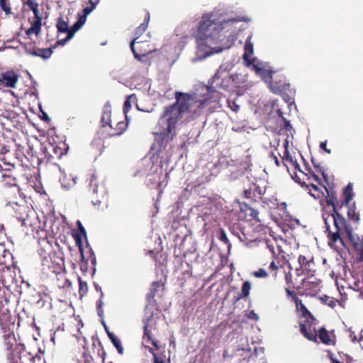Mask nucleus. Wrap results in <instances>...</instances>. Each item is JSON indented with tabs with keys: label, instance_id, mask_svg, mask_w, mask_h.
I'll return each instance as SVG.
<instances>
[{
	"label": "nucleus",
	"instance_id": "nucleus-15",
	"mask_svg": "<svg viewBox=\"0 0 363 363\" xmlns=\"http://www.w3.org/2000/svg\"><path fill=\"white\" fill-rule=\"evenodd\" d=\"M0 89L1 87L15 88L18 82V76L13 71L1 72Z\"/></svg>",
	"mask_w": 363,
	"mask_h": 363
},
{
	"label": "nucleus",
	"instance_id": "nucleus-51",
	"mask_svg": "<svg viewBox=\"0 0 363 363\" xmlns=\"http://www.w3.org/2000/svg\"><path fill=\"white\" fill-rule=\"evenodd\" d=\"M285 291H286V294L287 296L291 297L292 298V300L294 301L295 303H296V299H299L296 296V294H295V292L292 291L289 289L286 288L285 289Z\"/></svg>",
	"mask_w": 363,
	"mask_h": 363
},
{
	"label": "nucleus",
	"instance_id": "nucleus-27",
	"mask_svg": "<svg viewBox=\"0 0 363 363\" xmlns=\"http://www.w3.org/2000/svg\"><path fill=\"white\" fill-rule=\"evenodd\" d=\"M128 122L127 121H118L115 125V127L111 128L113 131L109 133L111 136H116L121 135L127 128Z\"/></svg>",
	"mask_w": 363,
	"mask_h": 363
},
{
	"label": "nucleus",
	"instance_id": "nucleus-48",
	"mask_svg": "<svg viewBox=\"0 0 363 363\" xmlns=\"http://www.w3.org/2000/svg\"><path fill=\"white\" fill-rule=\"evenodd\" d=\"M253 276L257 278H265L268 276L267 272L264 269H259L252 273Z\"/></svg>",
	"mask_w": 363,
	"mask_h": 363
},
{
	"label": "nucleus",
	"instance_id": "nucleus-38",
	"mask_svg": "<svg viewBox=\"0 0 363 363\" xmlns=\"http://www.w3.org/2000/svg\"><path fill=\"white\" fill-rule=\"evenodd\" d=\"M4 157L2 158L4 164H0V172H11L14 169L15 166L11 162H4Z\"/></svg>",
	"mask_w": 363,
	"mask_h": 363
},
{
	"label": "nucleus",
	"instance_id": "nucleus-7",
	"mask_svg": "<svg viewBox=\"0 0 363 363\" xmlns=\"http://www.w3.org/2000/svg\"><path fill=\"white\" fill-rule=\"evenodd\" d=\"M213 16L211 13L203 15L201 21L194 33V35L201 40H207L208 38L215 36L217 30L220 27L216 19H213Z\"/></svg>",
	"mask_w": 363,
	"mask_h": 363
},
{
	"label": "nucleus",
	"instance_id": "nucleus-20",
	"mask_svg": "<svg viewBox=\"0 0 363 363\" xmlns=\"http://www.w3.org/2000/svg\"><path fill=\"white\" fill-rule=\"evenodd\" d=\"M296 310L301 311V317L306 319V323L314 322L315 320L313 315L308 310L301 299H296Z\"/></svg>",
	"mask_w": 363,
	"mask_h": 363
},
{
	"label": "nucleus",
	"instance_id": "nucleus-62",
	"mask_svg": "<svg viewBox=\"0 0 363 363\" xmlns=\"http://www.w3.org/2000/svg\"><path fill=\"white\" fill-rule=\"evenodd\" d=\"M70 40V39H67V36L65 39H62V40H57V45H65V43H66L67 41H68V40Z\"/></svg>",
	"mask_w": 363,
	"mask_h": 363
},
{
	"label": "nucleus",
	"instance_id": "nucleus-3",
	"mask_svg": "<svg viewBox=\"0 0 363 363\" xmlns=\"http://www.w3.org/2000/svg\"><path fill=\"white\" fill-rule=\"evenodd\" d=\"M328 196L326 197V202L328 206L333 208V213L328 216H323L324 223L325 225L326 231H329L330 225L328 223L329 220L333 222L335 228H338V225H341L346 221L345 217L341 214V211L345 205H347L354 197L352 184H348L343 189L342 198L338 200L337 195L335 192H329L326 189Z\"/></svg>",
	"mask_w": 363,
	"mask_h": 363
},
{
	"label": "nucleus",
	"instance_id": "nucleus-9",
	"mask_svg": "<svg viewBox=\"0 0 363 363\" xmlns=\"http://www.w3.org/2000/svg\"><path fill=\"white\" fill-rule=\"evenodd\" d=\"M130 48L133 53L134 57L138 61L143 62V57L147 56V55L155 51V49L150 46V44L147 40H137V39H133L130 43Z\"/></svg>",
	"mask_w": 363,
	"mask_h": 363
},
{
	"label": "nucleus",
	"instance_id": "nucleus-43",
	"mask_svg": "<svg viewBox=\"0 0 363 363\" xmlns=\"http://www.w3.org/2000/svg\"><path fill=\"white\" fill-rule=\"evenodd\" d=\"M79 293L80 296H83L86 294L88 291L87 284L85 281H83L81 278H79Z\"/></svg>",
	"mask_w": 363,
	"mask_h": 363
},
{
	"label": "nucleus",
	"instance_id": "nucleus-1",
	"mask_svg": "<svg viewBox=\"0 0 363 363\" xmlns=\"http://www.w3.org/2000/svg\"><path fill=\"white\" fill-rule=\"evenodd\" d=\"M202 90L201 96L196 93L175 92L176 101L164 108L158 121V125L164 127L160 133L156 134V139L160 141L161 145L167 143L168 139H173L175 135L173 131L184 113H189L193 118H196L208 106L219 101L220 94L214 87L204 86Z\"/></svg>",
	"mask_w": 363,
	"mask_h": 363
},
{
	"label": "nucleus",
	"instance_id": "nucleus-13",
	"mask_svg": "<svg viewBox=\"0 0 363 363\" xmlns=\"http://www.w3.org/2000/svg\"><path fill=\"white\" fill-rule=\"evenodd\" d=\"M320 279H316L311 276L308 278L303 279L301 281V286L304 289L306 294L309 296H315L321 290Z\"/></svg>",
	"mask_w": 363,
	"mask_h": 363
},
{
	"label": "nucleus",
	"instance_id": "nucleus-16",
	"mask_svg": "<svg viewBox=\"0 0 363 363\" xmlns=\"http://www.w3.org/2000/svg\"><path fill=\"white\" fill-rule=\"evenodd\" d=\"M274 74H275L274 72L271 71L269 72V76L271 79L269 83L271 91L274 94H279L288 90L290 87L289 84L286 83L285 80H275L273 76Z\"/></svg>",
	"mask_w": 363,
	"mask_h": 363
},
{
	"label": "nucleus",
	"instance_id": "nucleus-35",
	"mask_svg": "<svg viewBox=\"0 0 363 363\" xmlns=\"http://www.w3.org/2000/svg\"><path fill=\"white\" fill-rule=\"evenodd\" d=\"M321 300L323 301V302L328 306L329 307H330L331 308H334L336 306H337V303H340L338 300L333 298V297H330L327 295H324L322 298H321Z\"/></svg>",
	"mask_w": 363,
	"mask_h": 363
},
{
	"label": "nucleus",
	"instance_id": "nucleus-58",
	"mask_svg": "<svg viewBox=\"0 0 363 363\" xmlns=\"http://www.w3.org/2000/svg\"><path fill=\"white\" fill-rule=\"evenodd\" d=\"M320 147L323 150H324L326 152L328 153H330L331 152V150L330 149H328L326 147V141L325 142H322L320 145Z\"/></svg>",
	"mask_w": 363,
	"mask_h": 363
},
{
	"label": "nucleus",
	"instance_id": "nucleus-49",
	"mask_svg": "<svg viewBox=\"0 0 363 363\" xmlns=\"http://www.w3.org/2000/svg\"><path fill=\"white\" fill-rule=\"evenodd\" d=\"M131 96H129L124 102L123 110L125 115V119L127 120V113L130 111L131 108V102L130 101Z\"/></svg>",
	"mask_w": 363,
	"mask_h": 363
},
{
	"label": "nucleus",
	"instance_id": "nucleus-52",
	"mask_svg": "<svg viewBox=\"0 0 363 363\" xmlns=\"http://www.w3.org/2000/svg\"><path fill=\"white\" fill-rule=\"evenodd\" d=\"M279 267L277 265L274 261H272L269 267V269L271 272H274L273 275L275 277L277 275V271L278 270Z\"/></svg>",
	"mask_w": 363,
	"mask_h": 363
},
{
	"label": "nucleus",
	"instance_id": "nucleus-23",
	"mask_svg": "<svg viewBox=\"0 0 363 363\" xmlns=\"http://www.w3.org/2000/svg\"><path fill=\"white\" fill-rule=\"evenodd\" d=\"M150 14L147 11H145L144 21L142 23H140V25L138 27H137L135 28V30L134 31L135 38L133 39H137V40H138L139 38L147 30L148 23L150 22Z\"/></svg>",
	"mask_w": 363,
	"mask_h": 363
},
{
	"label": "nucleus",
	"instance_id": "nucleus-2",
	"mask_svg": "<svg viewBox=\"0 0 363 363\" xmlns=\"http://www.w3.org/2000/svg\"><path fill=\"white\" fill-rule=\"evenodd\" d=\"M12 317L9 313H2L0 314V324L4 330L3 335V345L6 350L9 352L7 354V359L11 363H39L41 361L40 355H32L25 350V346L22 344H17L16 339L13 330L10 328L7 330L6 322L11 323Z\"/></svg>",
	"mask_w": 363,
	"mask_h": 363
},
{
	"label": "nucleus",
	"instance_id": "nucleus-44",
	"mask_svg": "<svg viewBox=\"0 0 363 363\" xmlns=\"http://www.w3.org/2000/svg\"><path fill=\"white\" fill-rule=\"evenodd\" d=\"M234 79L233 76H228L223 79L220 84V87H223L224 89H228L230 86V84L232 83Z\"/></svg>",
	"mask_w": 363,
	"mask_h": 363
},
{
	"label": "nucleus",
	"instance_id": "nucleus-12",
	"mask_svg": "<svg viewBox=\"0 0 363 363\" xmlns=\"http://www.w3.org/2000/svg\"><path fill=\"white\" fill-rule=\"evenodd\" d=\"M89 187L93 194L96 196V203H101L99 199L104 198L106 194V189L103 181L99 179L95 174H92L89 179Z\"/></svg>",
	"mask_w": 363,
	"mask_h": 363
},
{
	"label": "nucleus",
	"instance_id": "nucleus-31",
	"mask_svg": "<svg viewBox=\"0 0 363 363\" xmlns=\"http://www.w3.org/2000/svg\"><path fill=\"white\" fill-rule=\"evenodd\" d=\"M56 27L60 33H67L68 34L69 33V27L67 22L63 20L62 18H59L57 23Z\"/></svg>",
	"mask_w": 363,
	"mask_h": 363
},
{
	"label": "nucleus",
	"instance_id": "nucleus-24",
	"mask_svg": "<svg viewBox=\"0 0 363 363\" xmlns=\"http://www.w3.org/2000/svg\"><path fill=\"white\" fill-rule=\"evenodd\" d=\"M1 182L4 187H13L16 189L17 192L20 194V188L17 185V181L13 175H4L1 176Z\"/></svg>",
	"mask_w": 363,
	"mask_h": 363
},
{
	"label": "nucleus",
	"instance_id": "nucleus-17",
	"mask_svg": "<svg viewBox=\"0 0 363 363\" xmlns=\"http://www.w3.org/2000/svg\"><path fill=\"white\" fill-rule=\"evenodd\" d=\"M313 322L306 323H300V331L303 335L308 340L317 342L318 340V332L315 328L312 327Z\"/></svg>",
	"mask_w": 363,
	"mask_h": 363
},
{
	"label": "nucleus",
	"instance_id": "nucleus-57",
	"mask_svg": "<svg viewBox=\"0 0 363 363\" xmlns=\"http://www.w3.org/2000/svg\"><path fill=\"white\" fill-rule=\"evenodd\" d=\"M312 162L314 163L313 160H312ZM314 164V167L321 173L322 176L325 178V170L323 169V168H322L320 164H318V165H316L315 164Z\"/></svg>",
	"mask_w": 363,
	"mask_h": 363
},
{
	"label": "nucleus",
	"instance_id": "nucleus-28",
	"mask_svg": "<svg viewBox=\"0 0 363 363\" xmlns=\"http://www.w3.org/2000/svg\"><path fill=\"white\" fill-rule=\"evenodd\" d=\"M251 289V284L249 281H245L243 282L241 292L238 294L237 296L235 297V301H240L242 298H247L249 296L250 291Z\"/></svg>",
	"mask_w": 363,
	"mask_h": 363
},
{
	"label": "nucleus",
	"instance_id": "nucleus-59",
	"mask_svg": "<svg viewBox=\"0 0 363 363\" xmlns=\"http://www.w3.org/2000/svg\"><path fill=\"white\" fill-rule=\"evenodd\" d=\"M86 16L84 15H82L79 16V18H78V20L77 21L79 22L81 26H83L86 21Z\"/></svg>",
	"mask_w": 363,
	"mask_h": 363
},
{
	"label": "nucleus",
	"instance_id": "nucleus-61",
	"mask_svg": "<svg viewBox=\"0 0 363 363\" xmlns=\"http://www.w3.org/2000/svg\"><path fill=\"white\" fill-rule=\"evenodd\" d=\"M284 128H286V130H289L290 128H291L290 122L289 121H286L285 118H284Z\"/></svg>",
	"mask_w": 363,
	"mask_h": 363
},
{
	"label": "nucleus",
	"instance_id": "nucleus-25",
	"mask_svg": "<svg viewBox=\"0 0 363 363\" xmlns=\"http://www.w3.org/2000/svg\"><path fill=\"white\" fill-rule=\"evenodd\" d=\"M318 337L322 343L326 345H334L335 340L331 339L329 336L328 331L325 327H321L318 331Z\"/></svg>",
	"mask_w": 363,
	"mask_h": 363
},
{
	"label": "nucleus",
	"instance_id": "nucleus-26",
	"mask_svg": "<svg viewBox=\"0 0 363 363\" xmlns=\"http://www.w3.org/2000/svg\"><path fill=\"white\" fill-rule=\"evenodd\" d=\"M53 53V48H36L33 56L39 57L45 60L49 59Z\"/></svg>",
	"mask_w": 363,
	"mask_h": 363
},
{
	"label": "nucleus",
	"instance_id": "nucleus-18",
	"mask_svg": "<svg viewBox=\"0 0 363 363\" xmlns=\"http://www.w3.org/2000/svg\"><path fill=\"white\" fill-rule=\"evenodd\" d=\"M33 20L30 22V27L26 31L28 35L35 34L39 35L41 31L42 26V17L40 16L39 12L34 13Z\"/></svg>",
	"mask_w": 363,
	"mask_h": 363
},
{
	"label": "nucleus",
	"instance_id": "nucleus-32",
	"mask_svg": "<svg viewBox=\"0 0 363 363\" xmlns=\"http://www.w3.org/2000/svg\"><path fill=\"white\" fill-rule=\"evenodd\" d=\"M288 145L289 143L287 140H285L284 147V155L281 157L283 160H286L289 164H292L294 162V157L290 154L289 150H288Z\"/></svg>",
	"mask_w": 363,
	"mask_h": 363
},
{
	"label": "nucleus",
	"instance_id": "nucleus-41",
	"mask_svg": "<svg viewBox=\"0 0 363 363\" xmlns=\"http://www.w3.org/2000/svg\"><path fill=\"white\" fill-rule=\"evenodd\" d=\"M247 209L249 211V216L255 221L261 223V220L259 218V212L257 210L252 207H247Z\"/></svg>",
	"mask_w": 363,
	"mask_h": 363
},
{
	"label": "nucleus",
	"instance_id": "nucleus-29",
	"mask_svg": "<svg viewBox=\"0 0 363 363\" xmlns=\"http://www.w3.org/2000/svg\"><path fill=\"white\" fill-rule=\"evenodd\" d=\"M105 329H106V331L108 334L109 339L111 340V342L116 348L118 352L120 354H123V347L121 345L120 340L117 337H116L113 333L108 331V330L106 327H105Z\"/></svg>",
	"mask_w": 363,
	"mask_h": 363
},
{
	"label": "nucleus",
	"instance_id": "nucleus-42",
	"mask_svg": "<svg viewBox=\"0 0 363 363\" xmlns=\"http://www.w3.org/2000/svg\"><path fill=\"white\" fill-rule=\"evenodd\" d=\"M24 49L26 54L33 56L35 50H36V47L34 43L30 42L25 44Z\"/></svg>",
	"mask_w": 363,
	"mask_h": 363
},
{
	"label": "nucleus",
	"instance_id": "nucleus-56",
	"mask_svg": "<svg viewBox=\"0 0 363 363\" xmlns=\"http://www.w3.org/2000/svg\"><path fill=\"white\" fill-rule=\"evenodd\" d=\"M84 363H91L92 357L88 354L86 352L84 353Z\"/></svg>",
	"mask_w": 363,
	"mask_h": 363
},
{
	"label": "nucleus",
	"instance_id": "nucleus-5",
	"mask_svg": "<svg viewBox=\"0 0 363 363\" xmlns=\"http://www.w3.org/2000/svg\"><path fill=\"white\" fill-rule=\"evenodd\" d=\"M148 306L145 307V316L143 319V339L147 343H150L154 348L150 347L149 346H145V347L152 354V363H165L163 359L158 356V354L155 352V350H158L160 349L159 345V342L152 338V332L157 331L158 329L157 328L156 322L153 317V312L151 311L149 315H147Z\"/></svg>",
	"mask_w": 363,
	"mask_h": 363
},
{
	"label": "nucleus",
	"instance_id": "nucleus-11",
	"mask_svg": "<svg viewBox=\"0 0 363 363\" xmlns=\"http://www.w3.org/2000/svg\"><path fill=\"white\" fill-rule=\"evenodd\" d=\"M43 271L57 275L63 271L64 263L62 258L55 257V255L43 259Z\"/></svg>",
	"mask_w": 363,
	"mask_h": 363
},
{
	"label": "nucleus",
	"instance_id": "nucleus-50",
	"mask_svg": "<svg viewBox=\"0 0 363 363\" xmlns=\"http://www.w3.org/2000/svg\"><path fill=\"white\" fill-rule=\"evenodd\" d=\"M103 296H104L103 293L101 292V298H100V300H99L97 301V303H96L97 313L100 317L103 316V308H102L103 301L101 300Z\"/></svg>",
	"mask_w": 363,
	"mask_h": 363
},
{
	"label": "nucleus",
	"instance_id": "nucleus-37",
	"mask_svg": "<svg viewBox=\"0 0 363 363\" xmlns=\"http://www.w3.org/2000/svg\"><path fill=\"white\" fill-rule=\"evenodd\" d=\"M24 4H26L33 13H37L38 11V4L35 0H22Z\"/></svg>",
	"mask_w": 363,
	"mask_h": 363
},
{
	"label": "nucleus",
	"instance_id": "nucleus-34",
	"mask_svg": "<svg viewBox=\"0 0 363 363\" xmlns=\"http://www.w3.org/2000/svg\"><path fill=\"white\" fill-rule=\"evenodd\" d=\"M253 53V45L252 43L250 42V38H248V39L246 41L245 45V53L243 55V59L245 60H247L248 58Z\"/></svg>",
	"mask_w": 363,
	"mask_h": 363
},
{
	"label": "nucleus",
	"instance_id": "nucleus-47",
	"mask_svg": "<svg viewBox=\"0 0 363 363\" xmlns=\"http://www.w3.org/2000/svg\"><path fill=\"white\" fill-rule=\"evenodd\" d=\"M89 3H90V6H86V8H84L83 9V12H84V16H87L88 14H89L96 7V5L97 4H96V2H94V0H89Z\"/></svg>",
	"mask_w": 363,
	"mask_h": 363
},
{
	"label": "nucleus",
	"instance_id": "nucleus-60",
	"mask_svg": "<svg viewBox=\"0 0 363 363\" xmlns=\"http://www.w3.org/2000/svg\"><path fill=\"white\" fill-rule=\"evenodd\" d=\"M306 270L304 268H301V267L300 266L299 268H297L296 269V274L297 276H301L303 274V271Z\"/></svg>",
	"mask_w": 363,
	"mask_h": 363
},
{
	"label": "nucleus",
	"instance_id": "nucleus-14",
	"mask_svg": "<svg viewBox=\"0 0 363 363\" xmlns=\"http://www.w3.org/2000/svg\"><path fill=\"white\" fill-rule=\"evenodd\" d=\"M77 224H78V229H79V234H78L76 236L75 241H76V244L79 247V250L80 251L81 259H82V262H86L90 259L91 263L93 264H95L96 262V257L94 256V252H93V250L91 248L89 249V254H90L89 256L88 257H86V256L84 255V249H83V247H82L81 235H83L84 237L86 238V232L85 228L83 227V225H82V223L79 221H78Z\"/></svg>",
	"mask_w": 363,
	"mask_h": 363
},
{
	"label": "nucleus",
	"instance_id": "nucleus-19",
	"mask_svg": "<svg viewBox=\"0 0 363 363\" xmlns=\"http://www.w3.org/2000/svg\"><path fill=\"white\" fill-rule=\"evenodd\" d=\"M164 289V284L162 281H153L150 286V291L146 296V298L149 303L155 302V297L160 290Z\"/></svg>",
	"mask_w": 363,
	"mask_h": 363
},
{
	"label": "nucleus",
	"instance_id": "nucleus-64",
	"mask_svg": "<svg viewBox=\"0 0 363 363\" xmlns=\"http://www.w3.org/2000/svg\"><path fill=\"white\" fill-rule=\"evenodd\" d=\"M230 357V355H229V354H228V350H224V352H223V358H228V357Z\"/></svg>",
	"mask_w": 363,
	"mask_h": 363
},
{
	"label": "nucleus",
	"instance_id": "nucleus-33",
	"mask_svg": "<svg viewBox=\"0 0 363 363\" xmlns=\"http://www.w3.org/2000/svg\"><path fill=\"white\" fill-rule=\"evenodd\" d=\"M298 261L301 268H304L306 270L308 271L310 264L313 262V258L308 259L306 256L300 255Z\"/></svg>",
	"mask_w": 363,
	"mask_h": 363
},
{
	"label": "nucleus",
	"instance_id": "nucleus-6",
	"mask_svg": "<svg viewBox=\"0 0 363 363\" xmlns=\"http://www.w3.org/2000/svg\"><path fill=\"white\" fill-rule=\"evenodd\" d=\"M68 149V146L64 142L49 143L48 146L41 148L43 157H35L36 163L38 165L44 162L55 163L57 160L61 159L67 152Z\"/></svg>",
	"mask_w": 363,
	"mask_h": 363
},
{
	"label": "nucleus",
	"instance_id": "nucleus-46",
	"mask_svg": "<svg viewBox=\"0 0 363 363\" xmlns=\"http://www.w3.org/2000/svg\"><path fill=\"white\" fill-rule=\"evenodd\" d=\"M228 107L234 112L237 113L240 110V106L235 100L228 99Z\"/></svg>",
	"mask_w": 363,
	"mask_h": 363
},
{
	"label": "nucleus",
	"instance_id": "nucleus-45",
	"mask_svg": "<svg viewBox=\"0 0 363 363\" xmlns=\"http://www.w3.org/2000/svg\"><path fill=\"white\" fill-rule=\"evenodd\" d=\"M219 233H220V235L218 236V239L221 242H223L224 244L230 245V240H228L225 230L223 229L220 228L219 230Z\"/></svg>",
	"mask_w": 363,
	"mask_h": 363
},
{
	"label": "nucleus",
	"instance_id": "nucleus-10",
	"mask_svg": "<svg viewBox=\"0 0 363 363\" xmlns=\"http://www.w3.org/2000/svg\"><path fill=\"white\" fill-rule=\"evenodd\" d=\"M29 208L27 206H18L15 210L16 217L22 222V225L26 228H30L31 233H34L35 227L40 225V223L37 218L32 219L29 215Z\"/></svg>",
	"mask_w": 363,
	"mask_h": 363
},
{
	"label": "nucleus",
	"instance_id": "nucleus-30",
	"mask_svg": "<svg viewBox=\"0 0 363 363\" xmlns=\"http://www.w3.org/2000/svg\"><path fill=\"white\" fill-rule=\"evenodd\" d=\"M257 189L258 186L255 184H253L249 189L244 191V197L248 199L256 200L257 195L255 194V191L257 190Z\"/></svg>",
	"mask_w": 363,
	"mask_h": 363
},
{
	"label": "nucleus",
	"instance_id": "nucleus-55",
	"mask_svg": "<svg viewBox=\"0 0 363 363\" xmlns=\"http://www.w3.org/2000/svg\"><path fill=\"white\" fill-rule=\"evenodd\" d=\"M248 317L255 320H257L259 319V315L257 313H255L254 311H250Z\"/></svg>",
	"mask_w": 363,
	"mask_h": 363
},
{
	"label": "nucleus",
	"instance_id": "nucleus-8",
	"mask_svg": "<svg viewBox=\"0 0 363 363\" xmlns=\"http://www.w3.org/2000/svg\"><path fill=\"white\" fill-rule=\"evenodd\" d=\"M31 234L38 240L40 247L38 251L43 259L51 257L52 255H55L52 243L48 239V233L46 230L38 225L35 227L34 233H31Z\"/></svg>",
	"mask_w": 363,
	"mask_h": 363
},
{
	"label": "nucleus",
	"instance_id": "nucleus-22",
	"mask_svg": "<svg viewBox=\"0 0 363 363\" xmlns=\"http://www.w3.org/2000/svg\"><path fill=\"white\" fill-rule=\"evenodd\" d=\"M101 123L103 127L108 125V127L112 128L111 106L109 102H107L104 106Z\"/></svg>",
	"mask_w": 363,
	"mask_h": 363
},
{
	"label": "nucleus",
	"instance_id": "nucleus-4",
	"mask_svg": "<svg viewBox=\"0 0 363 363\" xmlns=\"http://www.w3.org/2000/svg\"><path fill=\"white\" fill-rule=\"evenodd\" d=\"M335 232H332L330 230L328 231L330 245L333 247L337 242H340L342 246H345L344 241L340 235V232L344 230L347 238L357 253V259L359 261H363V238L355 237L352 234V228L347 221L341 225H338V228H335Z\"/></svg>",
	"mask_w": 363,
	"mask_h": 363
},
{
	"label": "nucleus",
	"instance_id": "nucleus-39",
	"mask_svg": "<svg viewBox=\"0 0 363 363\" xmlns=\"http://www.w3.org/2000/svg\"><path fill=\"white\" fill-rule=\"evenodd\" d=\"M79 22L76 21L74 25L69 28V33L67 35V39H71L74 33L82 27Z\"/></svg>",
	"mask_w": 363,
	"mask_h": 363
},
{
	"label": "nucleus",
	"instance_id": "nucleus-63",
	"mask_svg": "<svg viewBox=\"0 0 363 363\" xmlns=\"http://www.w3.org/2000/svg\"><path fill=\"white\" fill-rule=\"evenodd\" d=\"M255 194L257 195V197H258L259 199L261 198L262 192L259 188L257 189V190H256Z\"/></svg>",
	"mask_w": 363,
	"mask_h": 363
},
{
	"label": "nucleus",
	"instance_id": "nucleus-54",
	"mask_svg": "<svg viewBox=\"0 0 363 363\" xmlns=\"http://www.w3.org/2000/svg\"><path fill=\"white\" fill-rule=\"evenodd\" d=\"M350 337L351 341H352V342H359V341H360V340H358V339H357V335H356V334H355V333H354V332H353V331H351V332H350Z\"/></svg>",
	"mask_w": 363,
	"mask_h": 363
},
{
	"label": "nucleus",
	"instance_id": "nucleus-21",
	"mask_svg": "<svg viewBox=\"0 0 363 363\" xmlns=\"http://www.w3.org/2000/svg\"><path fill=\"white\" fill-rule=\"evenodd\" d=\"M344 207L347 208V215L348 220L358 225L360 221V215L358 211H357L355 203L353 202L350 203V202L347 205H345Z\"/></svg>",
	"mask_w": 363,
	"mask_h": 363
},
{
	"label": "nucleus",
	"instance_id": "nucleus-40",
	"mask_svg": "<svg viewBox=\"0 0 363 363\" xmlns=\"http://www.w3.org/2000/svg\"><path fill=\"white\" fill-rule=\"evenodd\" d=\"M292 178L298 183H299L302 186H311L314 190H318V186L314 184H307L305 182H301L300 177L297 174L296 172L294 173V175L292 176Z\"/></svg>",
	"mask_w": 363,
	"mask_h": 363
},
{
	"label": "nucleus",
	"instance_id": "nucleus-36",
	"mask_svg": "<svg viewBox=\"0 0 363 363\" xmlns=\"http://www.w3.org/2000/svg\"><path fill=\"white\" fill-rule=\"evenodd\" d=\"M0 9H1L6 15L12 13L9 0H0Z\"/></svg>",
	"mask_w": 363,
	"mask_h": 363
},
{
	"label": "nucleus",
	"instance_id": "nucleus-53",
	"mask_svg": "<svg viewBox=\"0 0 363 363\" xmlns=\"http://www.w3.org/2000/svg\"><path fill=\"white\" fill-rule=\"evenodd\" d=\"M292 167L296 169V170H298L300 174H301L302 175H304V176H307L306 174L303 173V171L301 170L300 169V166L298 164V163L297 162V161L295 160L294 162L291 164Z\"/></svg>",
	"mask_w": 363,
	"mask_h": 363
}]
</instances>
